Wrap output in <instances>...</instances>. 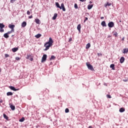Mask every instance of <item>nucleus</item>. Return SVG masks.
Masks as SVG:
<instances>
[{"instance_id": "f257e3e1", "label": "nucleus", "mask_w": 128, "mask_h": 128, "mask_svg": "<svg viewBox=\"0 0 128 128\" xmlns=\"http://www.w3.org/2000/svg\"><path fill=\"white\" fill-rule=\"evenodd\" d=\"M52 44H54V40H52V38H50L48 42H46L44 45V46L46 48L44 50H48L52 46Z\"/></svg>"}, {"instance_id": "f03ea898", "label": "nucleus", "mask_w": 128, "mask_h": 128, "mask_svg": "<svg viewBox=\"0 0 128 128\" xmlns=\"http://www.w3.org/2000/svg\"><path fill=\"white\" fill-rule=\"evenodd\" d=\"M108 26L112 28H114V23L112 22H109L108 23Z\"/></svg>"}, {"instance_id": "7ed1b4c3", "label": "nucleus", "mask_w": 128, "mask_h": 128, "mask_svg": "<svg viewBox=\"0 0 128 128\" xmlns=\"http://www.w3.org/2000/svg\"><path fill=\"white\" fill-rule=\"evenodd\" d=\"M86 66L88 70H94V67L90 63H86Z\"/></svg>"}, {"instance_id": "20e7f679", "label": "nucleus", "mask_w": 128, "mask_h": 128, "mask_svg": "<svg viewBox=\"0 0 128 128\" xmlns=\"http://www.w3.org/2000/svg\"><path fill=\"white\" fill-rule=\"evenodd\" d=\"M16 26L14 24H10L8 25V28H11V30L12 31V32H14V27Z\"/></svg>"}, {"instance_id": "39448f33", "label": "nucleus", "mask_w": 128, "mask_h": 128, "mask_svg": "<svg viewBox=\"0 0 128 128\" xmlns=\"http://www.w3.org/2000/svg\"><path fill=\"white\" fill-rule=\"evenodd\" d=\"M47 56H48L46 54L43 55L42 58V62H46V60Z\"/></svg>"}, {"instance_id": "423d86ee", "label": "nucleus", "mask_w": 128, "mask_h": 128, "mask_svg": "<svg viewBox=\"0 0 128 128\" xmlns=\"http://www.w3.org/2000/svg\"><path fill=\"white\" fill-rule=\"evenodd\" d=\"M9 88L10 90H14V92L20 90V88H15L12 86H10Z\"/></svg>"}, {"instance_id": "0eeeda50", "label": "nucleus", "mask_w": 128, "mask_h": 128, "mask_svg": "<svg viewBox=\"0 0 128 128\" xmlns=\"http://www.w3.org/2000/svg\"><path fill=\"white\" fill-rule=\"evenodd\" d=\"M60 8H62L63 12H66V8H64V3H62L61 4V6Z\"/></svg>"}, {"instance_id": "6e6552de", "label": "nucleus", "mask_w": 128, "mask_h": 128, "mask_svg": "<svg viewBox=\"0 0 128 128\" xmlns=\"http://www.w3.org/2000/svg\"><path fill=\"white\" fill-rule=\"evenodd\" d=\"M124 56H122L120 58V64L124 63Z\"/></svg>"}, {"instance_id": "1a4fd4ad", "label": "nucleus", "mask_w": 128, "mask_h": 128, "mask_svg": "<svg viewBox=\"0 0 128 128\" xmlns=\"http://www.w3.org/2000/svg\"><path fill=\"white\" fill-rule=\"evenodd\" d=\"M35 22H36V24H40V20H39L38 18L35 19Z\"/></svg>"}, {"instance_id": "9d476101", "label": "nucleus", "mask_w": 128, "mask_h": 128, "mask_svg": "<svg viewBox=\"0 0 128 128\" xmlns=\"http://www.w3.org/2000/svg\"><path fill=\"white\" fill-rule=\"evenodd\" d=\"M21 26L22 28H25L26 26V22H22Z\"/></svg>"}, {"instance_id": "9b49d317", "label": "nucleus", "mask_w": 128, "mask_h": 128, "mask_svg": "<svg viewBox=\"0 0 128 128\" xmlns=\"http://www.w3.org/2000/svg\"><path fill=\"white\" fill-rule=\"evenodd\" d=\"M18 48H12V52H18Z\"/></svg>"}, {"instance_id": "f8f14e48", "label": "nucleus", "mask_w": 128, "mask_h": 128, "mask_svg": "<svg viewBox=\"0 0 128 128\" xmlns=\"http://www.w3.org/2000/svg\"><path fill=\"white\" fill-rule=\"evenodd\" d=\"M56 6L57 8H60V10H62V7H60V4H58V2H56Z\"/></svg>"}, {"instance_id": "ddd939ff", "label": "nucleus", "mask_w": 128, "mask_h": 128, "mask_svg": "<svg viewBox=\"0 0 128 128\" xmlns=\"http://www.w3.org/2000/svg\"><path fill=\"white\" fill-rule=\"evenodd\" d=\"M105 8H106V6H112V3H109L108 2H106V4L104 5Z\"/></svg>"}, {"instance_id": "4468645a", "label": "nucleus", "mask_w": 128, "mask_h": 128, "mask_svg": "<svg viewBox=\"0 0 128 128\" xmlns=\"http://www.w3.org/2000/svg\"><path fill=\"white\" fill-rule=\"evenodd\" d=\"M101 26H106V21H102L101 23Z\"/></svg>"}, {"instance_id": "2eb2a0df", "label": "nucleus", "mask_w": 128, "mask_h": 128, "mask_svg": "<svg viewBox=\"0 0 128 128\" xmlns=\"http://www.w3.org/2000/svg\"><path fill=\"white\" fill-rule=\"evenodd\" d=\"M80 28H82V26H80V24H79L77 26V29L78 30L79 32H80Z\"/></svg>"}, {"instance_id": "dca6fc26", "label": "nucleus", "mask_w": 128, "mask_h": 128, "mask_svg": "<svg viewBox=\"0 0 128 128\" xmlns=\"http://www.w3.org/2000/svg\"><path fill=\"white\" fill-rule=\"evenodd\" d=\"M90 48V44L88 43L86 46V50H88Z\"/></svg>"}, {"instance_id": "f3484780", "label": "nucleus", "mask_w": 128, "mask_h": 128, "mask_svg": "<svg viewBox=\"0 0 128 128\" xmlns=\"http://www.w3.org/2000/svg\"><path fill=\"white\" fill-rule=\"evenodd\" d=\"M58 17V14L56 13L54 14V16L52 17V20H56V18Z\"/></svg>"}, {"instance_id": "a211bd4d", "label": "nucleus", "mask_w": 128, "mask_h": 128, "mask_svg": "<svg viewBox=\"0 0 128 128\" xmlns=\"http://www.w3.org/2000/svg\"><path fill=\"white\" fill-rule=\"evenodd\" d=\"M4 36L5 38H10V36H8V33L4 34Z\"/></svg>"}, {"instance_id": "6ab92c4d", "label": "nucleus", "mask_w": 128, "mask_h": 128, "mask_svg": "<svg viewBox=\"0 0 128 128\" xmlns=\"http://www.w3.org/2000/svg\"><path fill=\"white\" fill-rule=\"evenodd\" d=\"M110 68L113 70H116V68H114V64H111L110 66Z\"/></svg>"}, {"instance_id": "aec40b11", "label": "nucleus", "mask_w": 128, "mask_h": 128, "mask_svg": "<svg viewBox=\"0 0 128 128\" xmlns=\"http://www.w3.org/2000/svg\"><path fill=\"white\" fill-rule=\"evenodd\" d=\"M124 110H126V109H124V108H121L120 110H119V112H124Z\"/></svg>"}, {"instance_id": "412c9836", "label": "nucleus", "mask_w": 128, "mask_h": 128, "mask_svg": "<svg viewBox=\"0 0 128 128\" xmlns=\"http://www.w3.org/2000/svg\"><path fill=\"white\" fill-rule=\"evenodd\" d=\"M94 6V5L92 4H88V10H92V8Z\"/></svg>"}, {"instance_id": "4be33fe9", "label": "nucleus", "mask_w": 128, "mask_h": 128, "mask_svg": "<svg viewBox=\"0 0 128 128\" xmlns=\"http://www.w3.org/2000/svg\"><path fill=\"white\" fill-rule=\"evenodd\" d=\"M124 52H123V54H128V48H124L123 50Z\"/></svg>"}, {"instance_id": "5701e85b", "label": "nucleus", "mask_w": 128, "mask_h": 128, "mask_svg": "<svg viewBox=\"0 0 128 128\" xmlns=\"http://www.w3.org/2000/svg\"><path fill=\"white\" fill-rule=\"evenodd\" d=\"M10 108L11 110H16V106H14V105H11L10 106Z\"/></svg>"}, {"instance_id": "b1692460", "label": "nucleus", "mask_w": 128, "mask_h": 128, "mask_svg": "<svg viewBox=\"0 0 128 128\" xmlns=\"http://www.w3.org/2000/svg\"><path fill=\"white\" fill-rule=\"evenodd\" d=\"M118 32H114L113 36H115V38H118Z\"/></svg>"}, {"instance_id": "393cba45", "label": "nucleus", "mask_w": 128, "mask_h": 128, "mask_svg": "<svg viewBox=\"0 0 128 128\" xmlns=\"http://www.w3.org/2000/svg\"><path fill=\"white\" fill-rule=\"evenodd\" d=\"M4 26H4V24L2 23H0V28H4Z\"/></svg>"}, {"instance_id": "a878e982", "label": "nucleus", "mask_w": 128, "mask_h": 128, "mask_svg": "<svg viewBox=\"0 0 128 128\" xmlns=\"http://www.w3.org/2000/svg\"><path fill=\"white\" fill-rule=\"evenodd\" d=\"M40 36H42V34H38L35 36V38H40Z\"/></svg>"}, {"instance_id": "bb28decb", "label": "nucleus", "mask_w": 128, "mask_h": 128, "mask_svg": "<svg viewBox=\"0 0 128 128\" xmlns=\"http://www.w3.org/2000/svg\"><path fill=\"white\" fill-rule=\"evenodd\" d=\"M3 116H4V118L6 120H8V117L6 116V114H4Z\"/></svg>"}, {"instance_id": "cd10ccee", "label": "nucleus", "mask_w": 128, "mask_h": 128, "mask_svg": "<svg viewBox=\"0 0 128 128\" xmlns=\"http://www.w3.org/2000/svg\"><path fill=\"white\" fill-rule=\"evenodd\" d=\"M13 94L12 92H8L6 93V96H12Z\"/></svg>"}, {"instance_id": "c85d7f7f", "label": "nucleus", "mask_w": 128, "mask_h": 128, "mask_svg": "<svg viewBox=\"0 0 128 128\" xmlns=\"http://www.w3.org/2000/svg\"><path fill=\"white\" fill-rule=\"evenodd\" d=\"M32 56V55L30 54H28L27 56L26 57V58L27 60H30V58Z\"/></svg>"}, {"instance_id": "c756f323", "label": "nucleus", "mask_w": 128, "mask_h": 128, "mask_svg": "<svg viewBox=\"0 0 128 128\" xmlns=\"http://www.w3.org/2000/svg\"><path fill=\"white\" fill-rule=\"evenodd\" d=\"M54 58H56V56H52L50 58V60H54Z\"/></svg>"}, {"instance_id": "7c9ffc66", "label": "nucleus", "mask_w": 128, "mask_h": 128, "mask_svg": "<svg viewBox=\"0 0 128 128\" xmlns=\"http://www.w3.org/2000/svg\"><path fill=\"white\" fill-rule=\"evenodd\" d=\"M24 121V118L22 117L21 119L19 120V122H22Z\"/></svg>"}, {"instance_id": "2f4dec72", "label": "nucleus", "mask_w": 128, "mask_h": 128, "mask_svg": "<svg viewBox=\"0 0 128 128\" xmlns=\"http://www.w3.org/2000/svg\"><path fill=\"white\" fill-rule=\"evenodd\" d=\"M4 32V28H0V32Z\"/></svg>"}, {"instance_id": "473e14b6", "label": "nucleus", "mask_w": 128, "mask_h": 128, "mask_svg": "<svg viewBox=\"0 0 128 128\" xmlns=\"http://www.w3.org/2000/svg\"><path fill=\"white\" fill-rule=\"evenodd\" d=\"M65 112H66V113L70 112V110H68V108H66L65 110Z\"/></svg>"}, {"instance_id": "72a5a7b5", "label": "nucleus", "mask_w": 128, "mask_h": 128, "mask_svg": "<svg viewBox=\"0 0 128 128\" xmlns=\"http://www.w3.org/2000/svg\"><path fill=\"white\" fill-rule=\"evenodd\" d=\"M14 31H12V30H11L10 31H9L7 32L8 34H12V32H14Z\"/></svg>"}, {"instance_id": "f704fd0d", "label": "nucleus", "mask_w": 128, "mask_h": 128, "mask_svg": "<svg viewBox=\"0 0 128 128\" xmlns=\"http://www.w3.org/2000/svg\"><path fill=\"white\" fill-rule=\"evenodd\" d=\"M106 97L108 98H112V96H110V95L107 94Z\"/></svg>"}, {"instance_id": "c9c22d12", "label": "nucleus", "mask_w": 128, "mask_h": 128, "mask_svg": "<svg viewBox=\"0 0 128 128\" xmlns=\"http://www.w3.org/2000/svg\"><path fill=\"white\" fill-rule=\"evenodd\" d=\"M98 56H102V54H100V53H98L97 54Z\"/></svg>"}, {"instance_id": "e433bc0d", "label": "nucleus", "mask_w": 128, "mask_h": 128, "mask_svg": "<svg viewBox=\"0 0 128 128\" xmlns=\"http://www.w3.org/2000/svg\"><path fill=\"white\" fill-rule=\"evenodd\" d=\"M16 0H10V2H11V4H14Z\"/></svg>"}, {"instance_id": "4c0bfd02", "label": "nucleus", "mask_w": 128, "mask_h": 128, "mask_svg": "<svg viewBox=\"0 0 128 128\" xmlns=\"http://www.w3.org/2000/svg\"><path fill=\"white\" fill-rule=\"evenodd\" d=\"M74 6L75 8H78V4H75Z\"/></svg>"}, {"instance_id": "58836bf2", "label": "nucleus", "mask_w": 128, "mask_h": 128, "mask_svg": "<svg viewBox=\"0 0 128 128\" xmlns=\"http://www.w3.org/2000/svg\"><path fill=\"white\" fill-rule=\"evenodd\" d=\"M27 14L28 16H30V10L27 11Z\"/></svg>"}, {"instance_id": "ea45409f", "label": "nucleus", "mask_w": 128, "mask_h": 128, "mask_svg": "<svg viewBox=\"0 0 128 128\" xmlns=\"http://www.w3.org/2000/svg\"><path fill=\"white\" fill-rule=\"evenodd\" d=\"M10 57V55H8V54H5V58H8Z\"/></svg>"}, {"instance_id": "a19ab883", "label": "nucleus", "mask_w": 128, "mask_h": 128, "mask_svg": "<svg viewBox=\"0 0 128 128\" xmlns=\"http://www.w3.org/2000/svg\"><path fill=\"white\" fill-rule=\"evenodd\" d=\"M20 60V58H18V57H16V60Z\"/></svg>"}, {"instance_id": "79ce46f5", "label": "nucleus", "mask_w": 128, "mask_h": 128, "mask_svg": "<svg viewBox=\"0 0 128 128\" xmlns=\"http://www.w3.org/2000/svg\"><path fill=\"white\" fill-rule=\"evenodd\" d=\"M88 20V18H85V19L84 20V22H86V20Z\"/></svg>"}, {"instance_id": "37998d69", "label": "nucleus", "mask_w": 128, "mask_h": 128, "mask_svg": "<svg viewBox=\"0 0 128 128\" xmlns=\"http://www.w3.org/2000/svg\"><path fill=\"white\" fill-rule=\"evenodd\" d=\"M28 18H32V15L28 16Z\"/></svg>"}, {"instance_id": "c03bdc74", "label": "nucleus", "mask_w": 128, "mask_h": 128, "mask_svg": "<svg viewBox=\"0 0 128 128\" xmlns=\"http://www.w3.org/2000/svg\"><path fill=\"white\" fill-rule=\"evenodd\" d=\"M30 60H31V62H32V60H34V58H30Z\"/></svg>"}, {"instance_id": "a18cd8bd", "label": "nucleus", "mask_w": 128, "mask_h": 128, "mask_svg": "<svg viewBox=\"0 0 128 128\" xmlns=\"http://www.w3.org/2000/svg\"><path fill=\"white\" fill-rule=\"evenodd\" d=\"M80 2H84L86 0H79Z\"/></svg>"}, {"instance_id": "49530a36", "label": "nucleus", "mask_w": 128, "mask_h": 128, "mask_svg": "<svg viewBox=\"0 0 128 128\" xmlns=\"http://www.w3.org/2000/svg\"><path fill=\"white\" fill-rule=\"evenodd\" d=\"M2 102H3L2 100H0V104H2Z\"/></svg>"}, {"instance_id": "de8ad7c7", "label": "nucleus", "mask_w": 128, "mask_h": 128, "mask_svg": "<svg viewBox=\"0 0 128 128\" xmlns=\"http://www.w3.org/2000/svg\"><path fill=\"white\" fill-rule=\"evenodd\" d=\"M100 18H101V20H104V18L102 16Z\"/></svg>"}, {"instance_id": "09e8293b", "label": "nucleus", "mask_w": 128, "mask_h": 128, "mask_svg": "<svg viewBox=\"0 0 128 128\" xmlns=\"http://www.w3.org/2000/svg\"><path fill=\"white\" fill-rule=\"evenodd\" d=\"M72 38H70L69 40V42H72Z\"/></svg>"}, {"instance_id": "8fccbe9b", "label": "nucleus", "mask_w": 128, "mask_h": 128, "mask_svg": "<svg viewBox=\"0 0 128 128\" xmlns=\"http://www.w3.org/2000/svg\"><path fill=\"white\" fill-rule=\"evenodd\" d=\"M124 38H122V40H124Z\"/></svg>"}, {"instance_id": "3c124183", "label": "nucleus", "mask_w": 128, "mask_h": 128, "mask_svg": "<svg viewBox=\"0 0 128 128\" xmlns=\"http://www.w3.org/2000/svg\"><path fill=\"white\" fill-rule=\"evenodd\" d=\"M0 72H2V69L1 68H0Z\"/></svg>"}, {"instance_id": "603ef678", "label": "nucleus", "mask_w": 128, "mask_h": 128, "mask_svg": "<svg viewBox=\"0 0 128 128\" xmlns=\"http://www.w3.org/2000/svg\"><path fill=\"white\" fill-rule=\"evenodd\" d=\"M120 22H122V20H120Z\"/></svg>"}, {"instance_id": "864d4df0", "label": "nucleus", "mask_w": 128, "mask_h": 128, "mask_svg": "<svg viewBox=\"0 0 128 128\" xmlns=\"http://www.w3.org/2000/svg\"><path fill=\"white\" fill-rule=\"evenodd\" d=\"M89 128H92V126H90Z\"/></svg>"}, {"instance_id": "5fc2aeb1", "label": "nucleus", "mask_w": 128, "mask_h": 128, "mask_svg": "<svg viewBox=\"0 0 128 128\" xmlns=\"http://www.w3.org/2000/svg\"><path fill=\"white\" fill-rule=\"evenodd\" d=\"M86 0H85V2H86Z\"/></svg>"}]
</instances>
